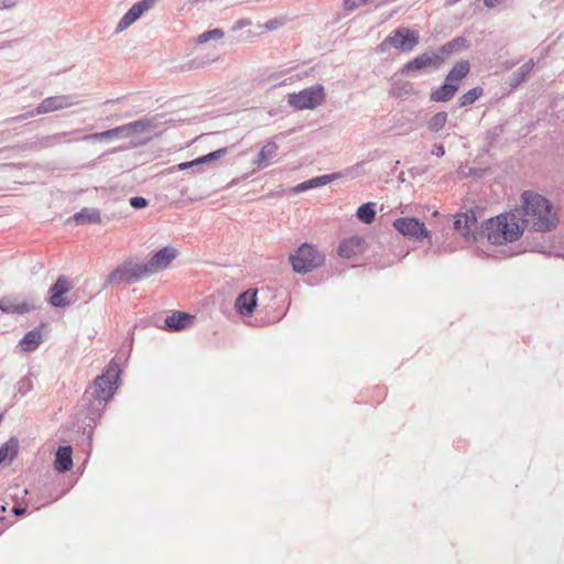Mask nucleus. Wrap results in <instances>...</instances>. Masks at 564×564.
Here are the masks:
<instances>
[{"mask_svg":"<svg viewBox=\"0 0 564 564\" xmlns=\"http://www.w3.org/2000/svg\"><path fill=\"white\" fill-rule=\"evenodd\" d=\"M522 208L516 210L519 220L524 228L533 231H551L560 223L556 209L544 196L525 191L521 195Z\"/></svg>","mask_w":564,"mask_h":564,"instance_id":"1","label":"nucleus"},{"mask_svg":"<svg viewBox=\"0 0 564 564\" xmlns=\"http://www.w3.org/2000/svg\"><path fill=\"white\" fill-rule=\"evenodd\" d=\"M488 241L492 245H503L517 240L523 232V226L516 210L501 214L486 221Z\"/></svg>","mask_w":564,"mask_h":564,"instance_id":"2","label":"nucleus"},{"mask_svg":"<svg viewBox=\"0 0 564 564\" xmlns=\"http://www.w3.org/2000/svg\"><path fill=\"white\" fill-rule=\"evenodd\" d=\"M119 378V368L116 364H110L107 370L98 376L94 384L86 390L84 394L85 400H94L98 402L99 405L108 402L115 391H116V382Z\"/></svg>","mask_w":564,"mask_h":564,"instance_id":"3","label":"nucleus"},{"mask_svg":"<svg viewBox=\"0 0 564 564\" xmlns=\"http://www.w3.org/2000/svg\"><path fill=\"white\" fill-rule=\"evenodd\" d=\"M325 257L313 245L303 243L290 256V262L295 272L305 274L324 263Z\"/></svg>","mask_w":564,"mask_h":564,"instance_id":"4","label":"nucleus"},{"mask_svg":"<svg viewBox=\"0 0 564 564\" xmlns=\"http://www.w3.org/2000/svg\"><path fill=\"white\" fill-rule=\"evenodd\" d=\"M326 98L325 88L321 84L307 87L299 93L288 96V104L297 110H313L321 106Z\"/></svg>","mask_w":564,"mask_h":564,"instance_id":"5","label":"nucleus"},{"mask_svg":"<svg viewBox=\"0 0 564 564\" xmlns=\"http://www.w3.org/2000/svg\"><path fill=\"white\" fill-rule=\"evenodd\" d=\"M79 101L72 95H56L50 96L43 99L33 110L25 115L17 116L11 121H21L29 117L46 115L50 112L63 110L78 105Z\"/></svg>","mask_w":564,"mask_h":564,"instance_id":"6","label":"nucleus"},{"mask_svg":"<svg viewBox=\"0 0 564 564\" xmlns=\"http://www.w3.org/2000/svg\"><path fill=\"white\" fill-rule=\"evenodd\" d=\"M440 67V56L435 55L434 52H425L404 64L400 73L406 76H416L420 73L429 72L430 69H438Z\"/></svg>","mask_w":564,"mask_h":564,"instance_id":"7","label":"nucleus"},{"mask_svg":"<svg viewBox=\"0 0 564 564\" xmlns=\"http://www.w3.org/2000/svg\"><path fill=\"white\" fill-rule=\"evenodd\" d=\"M454 227L467 240H476L479 234V225L475 210L470 209L466 213L458 214L454 221Z\"/></svg>","mask_w":564,"mask_h":564,"instance_id":"8","label":"nucleus"},{"mask_svg":"<svg viewBox=\"0 0 564 564\" xmlns=\"http://www.w3.org/2000/svg\"><path fill=\"white\" fill-rule=\"evenodd\" d=\"M419 34L416 31L408 28H399L388 36V42L392 46L404 52H411L419 44Z\"/></svg>","mask_w":564,"mask_h":564,"instance_id":"9","label":"nucleus"},{"mask_svg":"<svg viewBox=\"0 0 564 564\" xmlns=\"http://www.w3.org/2000/svg\"><path fill=\"white\" fill-rule=\"evenodd\" d=\"M393 227L403 236L410 237H429L430 231L426 229L424 223L416 218L402 217L393 221Z\"/></svg>","mask_w":564,"mask_h":564,"instance_id":"10","label":"nucleus"},{"mask_svg":"<svg viewBox=\"0 0 564 564\" xmlns=\"http://www.w3.org/2000/svg\"><path fill=\"white\" fill-rule=\"evenodd\" d=\"M73 288L70 280L65 275H59L56 282L51 286L50 304L54 307H66L70 303L64 297Z\"/></svg>","mask_w":564,"mask_h":564,"instance_id":"11","label":"nucleus"},{"mask_svg":"<svg viewBox=\"0 0 564 564\" xmlns=\"http://www.w3.org/2000/svg\"><path fill=\"white\" fill-rule=\"evenodd\" d=\"M156 0H142L134 3L128 12L121 18L117 25V31L121 32L134 23L145 11L150 10Z\"/></svg>","mask_w":564,"mask_h":564,"instance_id":"12","label":"nucleus"},{"mask_svg":"<svg viewBox=\"0 0 564 564\" xmlns=\"http://www.w3.org/2000/svg\"><path fill=\"white\" fill-rule=\"evenodd\" d=\"M176 250L174 248L164 247L155 252L149 260L148 265L151 273L159 272L169 267V264L176 258Z\"/></svg>","mask_w":564,"mask_h":564,"instance_id":"13","label":"nucleus"},{"mask_svg":"<svg viewBox=\"0 0 564 564\" xmlns=\"http://www.w3.org/2000/svg\"><path fill=\"white\" fill-rule=\"evenodd\" d=\"M235 307L242 315H251L257 307V291L249 289L239 294L236 299Z\"/></svg>","mask_w":564,"mask_h":564,"instance_id":"14","label":"nucleus"},{"mask_svg":"<svg viewBox=\"0 0 564 564\" xmlns=\"http://www.w3.org/2000/svg\"><path fill=\"white\" fill-rule=\"evenodd\" d=\"M467 47L468 41L465 37H455L433 52L435 55L440 56L442 65L445 62V59L454 52H460Z\"/></svg>","mask_w":564,"mask_h":564,"instance_id":"15","label":"nucleus"},{"mask_svg":"<svg viewBox=\"0 0 564 564\" xmlns=\"http://www.w3.org/2000/svg\"><path fill=\"white\" fill-rule=\"evenodd\" d=\"M128 137L132 134L148 133L156 130L160 127V122L156 117L142 118L137 121L127 123Z\"/></svg>","mask_w":564,"mask_h":564,"instance_id":"16","label":"nucleus"},{"mask_svg":"<svg viewBox=\"0 0 564 564\" xmlns=\"http://www.w3.org/2000/svg\"><path fill=\"white\" fill-rule=\"evenodd\" d=\"M340 177V173H333V174H326L313 177L311 180H307L305 182L300 183L293 188L294 193H302L318 186L327 185L328 183L337 180Z\"/></svg>","mask_w":564,"mask_h":564,"instance_id":"17","label":"nucleus"},{"mask_svg":"<svg viewBox=\"0 0 564 564\" xmlns=\"http://www.w3.org/2000/svg\"><path fill=\"white\" fill-rule=\"evenodd\" d=\"M364 240L360 237L352 236L345 239L338 247V254L343 258H351L362 251Z\"/></svg>","mask_w":564,"mask_h":564,"instance_id":"18","label":"nucleus"},{"mask_svg":"<svg viewBox=\"0 0 564 564\" xmlns=\"http://www.w3.org/2000/svg\"><path fill=\"white\" fill-rule=\"evenodd\" d=\"M73 449L70 446H59L55 454L54 467L59 473H66L73 467Z\"/></svg>","mask_w":564,"mask_h":564,"instance_id":"19","label":"nucleus"},{"mask_svg":"<svg viewBox=\"0 0 564 564\" xmlns=\"http://www.w3.org/2000/svg\"><path fill=\"white\" fill-rule=\"evenodd\" d=\"M193 321V315L184 312H175L165 318L164 324L169 329L182 330L186 328Z\"/></svg>","mask_w":564,"mask_h":564,"instance_id":"20","label":"nucleus"},{"mask_svg":"<svg viewBox=\"0 0 564 564\" xmlns=\"http://www.w3.org/2000/svg\"><path fill=\"white\" fill-rule=\"evenodd\" d=\"M458 89V84H452L445 79V83L441 87L431 93L430 98L435 102H445L451 100Z\"/></svg>","mask_w":564,"mask_h":564,"instance_id":"21","label":"nucleus"},{"mask_svg":"<svg viewBox=\"0 0 564 564\" xmlns=\"http://www.w3.org/2000/svg\"><path fill=\"white\" fill-rule=\"evenodd\" d=\"M278 150L279 145L274 140H269L261 148L257 159L253 162L258 165V167H264L276 155Z\"/></svg>","mask_w":564,"mask_h":564,"instance_id":"22","label":"nucleus"},{"mask_svg":"<svg viewBox=\"0 0 564 564\" xmlns=\"http://www.w3.org/2000/svg\"><path fill=\"white\" fill-rule=\"evenodd\" d=\"M116 137L128 138V131H127L126 124L109 129L104 132H96L93 134L84 135L82 138V140L83 141H89V140L102 141V140H108V139L116 138Z\"/></svg>","mask_w":564,"mask_h":564,"instance_id":"23","label":"nucleus"},{"mask_svg":"<svg viewBox=\"0 0 564 564\" xmlns=\"http://www.w3.org/2000/svg\"><path fill=\"white\" fill-rule=\"evenodd\" d=\"M534 67V61L529 59L525 62L521 67H519L516 72L512 73V75L509 78V87L513 90L516 89L520 84L527 80L528 76L532 72Z\"/></svg>","mask_w":564,"mask_h":564,"instance_id":"24","label":"nucleus"},{"mask_svg":"<svg viewBox=\"0 0 564 564\" xmlns=\"http://www.w3.org/2000/svg\"><path fill=\"white\" fill-rule=\"evenodd\" d=\"M470 70V64L466 59H462L457 62L453 68L447 74L446 78L447 82H451L452 84H460V82L469 74Z\"/></svg>","mask_w":564,"mask_h":564,"instance_id":"25","label":"nucleus"},{"mask_svg":"<svg viewBox=\"0 0 564 564\" xmlns=\"http://www.w3.org/2000/svg\"><path fill=\"white\" fill-rule=\"evenodd\" d=\"M43 337L41 330L34 328L23 336L19 345L23 351H33L41 345Z\"/></svg>","mask_w":564,"mask_h":564,"instance_id":"26","label":"nucleus"},{"mask_svg":"<svg viewBox=\"0 0 564 564\" xmlns=\"http://www.w3.org/2000/svg\"><path fill=\"white\" fill-rule=\"evenodd\" d=\"M73 218L77 225L99 224L101 221L98 208H83L80 212L76 213Z\"/></svg>","mask_w":564,"mask_h":564,"instance_id":"27","label":"nucleus"},{"mask_svg":"<svg viewBox=\"0 0 564 564\" xmlns=\"http://www.w3.org/2000/svg\"><path fill=\"white\" fill-rule=\"evenodd\" d=\"M34 306L28 303L15 304L14 301L10 297L0 299V311L3 313L24 314L31 312Z\"/></svg>","mask_w":564,"mask_h":564,"instance_id":"28","label":"nucleus"},{"mask_svg":"<svg viewBox=\"0 0 564 564\" xmlns=\"http://www.w3.org/2000/svg\"><path fill=\"white\" fill-rule=\"evenodd\" d=\"M126 265L128 267L129 274L133 279L134 282L140 281L149 275H151V271L149 269L148 263L137 262V261H126Z\"/></svg>","mask_w":564,"mask_h":564,"instance_id":"29","label":"nucleus"},{"mask_svg":"<svg viewBox=\"0 0 564 564\" xmlns=\"http://www.w3.org/2000/svg\"><path fill=\"white\" fill-rule=\"evenodd\" d=\"M107 282L110 284H122L133 283L134 281L129 274L128 267L123 262L120 267H118L108 275Z\"/></svg>","mask_w":564,"mask_h":564,"instance_id":"30","label":"nucleus"},{"mask_svg":"<svg viewBox=\"0 0 564 564\" xmlns=\"http://www.w3.org/2000/svg\"><path fill=\"white\" fill-rule=\"evenodd\" d=\"M19 449V442L17 438L11 437L4 444L0 446V464L4 463L7 459L12 460Z\"/></svg>","mask_w":564,"mask_h":564,"instance_id":"31","label":"nucleus"},{"mask_svg":"<svg viewBox=\"0 0 564 564\" xmlns=\"http://www.w3.org/2000/svg\"><path fill=\"white\" fill-rule=\"evenodd\" d=\"M356 216L360 221L365 224H371L376 217L375 203L362 204L357 209Z\"/></svg>","mask_w":564,"mask_h":564,"instance_id":"32","label":"nucleus"},{"mask_svg":"<svg viewBox=\"0 0 564 564\" xmlns=\"http://www.w3.org/2000/svg\"><path fill=\"white\" fill-rule=\"evenodd\" d=\"M482 95L484 89L481 87H475L459 97L458 105L459 107L470 106Z\"/></svg>","mask_w":564,"mask_h":564,"instance_id":"33","label":"nucleus"},{"mask_svg":"<svg viewBox=\"0 0 564 564\" xmlns=\"http://www.w3.org/2000/svg\"><path fill=\"white\" fill-rule=\"evenodd\" d=\"M447 118H448V116L445 111H440V112L435 113L427 121V129L432 132H438L446 124Z\"/></svg>","mask_w":564,"mask_h":564,"instance_id":"34","label":"nucleus"},{"mask_svg":"<svg viewBox=\"0 0 564 564\" xmlns=\"http://www.w3.org/2000/svg\"><path fill=\"white\" fill-rule=\"evenodd\" d=\"M227 153V149L226 148H223V149H218L214 152H210L206 155H203V156H199L197 159L194 160V162H197L198 165L200 164H205V163H209V162H213L215 160H218L220 158H223L225 154Z\"/></svg>","mask_w":564,"mask_h":564,"instance_id":"35","label":"nucleus"},{"mask_svg":"<svg viewBox=\"0 0 564 564\" xmlns=\"http://www.w3.org/2000/svg\"><path fill=\"white\" fill-rule=\"evenodd\" d=\"M74 133L75 132H58L55 134L46 135L41 141L47 144L65 143L70 141L67 138Z\"/></svg>","mask_w":564,"mask_h":564,"instance_id":"36","label":"nucleus"},{"mask_svg":"<svg viewBox=\"0 0 564 564\" xmlns=\"http://www.w3.org/2000/svg\"><path fill=\"white\" fill-rule=\"evenodd\" d=\"M224 36V31L221 29H213L209 31H206L198 35L197 42L198 43H206L210 40H219Z\"/></svg>","mask_w":564,"mask_h":564,"instance_id":"37","label":"nucleus"},{"mask_svg":"<svg viewBox=\"0 0 564 564\" xmlns=\"http://www.w3.org/2000/svg\"><path fill=\"white\" fill-rule=\"evenodd\" d=\"M368 3V0H344L343 1V9L347 12H352L360 8L361 6H365Z\"/></svg>","mask_w":564,"mask_h":564,"instance_id":"38","label":"nucleus"},{"mask_svg":"<svg viewBox=\"0 0 564 564\" xmlns=\"http://www.w3.org/2000/svg\"><path fill=\"white\" fill-rule=\"evenodd\" d=\"M130 205L135 209H140L148 206V200L144 197L134 196L130 198Z\"/></svg>","mask_w":564,"mask_h":564,"instance_id":"39","label":"nucleus"},{"mask_svg":"<svg viewBox=\"0 0 564 564\" xmlns=\"http://www.w3.org/2000/svg\"><path fill=\"white\" fill-rule=\"evenodd\" d=\"M392 46V43L388 42V37H386L378 46L377 52L384 53Z\"/></svg>","mask_w":564,"mask_h":564,"instance_id":"40","label":"nucleus"},{"mask_svg":"<svg viewBox=\"0 0 564 564\" xmlns=\"http://www.w3.org/2000/svg\"><path fill=\"white\" fill-rule=\"evenodd\" d=\"M432 154L438 158L443 156L445 154V149L443 144H434L432 149Z\"/></svg>","mask_w":564,"mask_h":564,"instance_id":"41","label":"nucleus"},{"mask_svg":"<svg viewBox=\"0 0 564 564\" xmlns=\"http://www.w3.org/2000/svg\"><path fill=\"white\" fill-rule=\"evenodd\" d=\"M194 166H198L197 162H194L193 161H189V162H184V163H180L178 165L174 166L173 169H177L180 171H183V170H186L188 167H194Z\"/></svg>","mask_w":564,"mask_h":564,"instance_id":"42","label":"nucleus"},{"mask_svg":"<svg viewBox=\"0 0 564 564\" xmlns=\"http://www.w3.org/2000/svg\"><path fill=\"white\" fill-rule=\"evenodd\" d=\"M505 0H484L485 6L488 8H494L500 3H502Z\"/></svg>","mask_w":564,"mask_h":564,"instance_id":"43","label":"nucleus"},{"mask_svg":"<svg viewBox=\"0 0 564 564\" xmlns=\"http://www.w3.org/2000/svg\"><path fill=\"white\" fill-rule=\"evenodd\" d=\"M389 0H368V3H371L373 4V7L377 9V8H380L384 4L388 3Z\"/></svg>","mask_w":564,"mask_h":564,"instance_id":"44","label":"nucleus"},{"mask_svg":"<svg viewBox=\"0 0 564 564\" xmlns=\"http://www.w3.org/2000/svg\"><path fill=\"white\" fill-rule=\"evenodd\" d=\"M12 513L19 517L25 513V509L22 507H13Z\"/></svg>","mask_w":564,"mask_h":564,"instance_id":"45","label":"nucleus"},{"mask_svg":"<svg viewBox=\"0 0 564 564\" xmlns=\"http://www.w3.org/2000/svg\"><path fill=\"white\" fill-rule=\"evenodd\" d=\"M278 26L276 20H270L265 23V29L268 30H274Z\"/></svg>","mask_w":564,"mask_h":564,"instance_id":"46","label":"nucleus"},{"mask_svg":"<svg viewBox=\"0 0 564 564\" xmlns=\"http://www.w3.org/2000/svg\"><path fill=\"white\" fill-rule=\"evenodd\" d=\"M460 0H445V4L447 7H452L454 4H456L457 2H459Z\"/></svg>","mask_w":564,"mask_h":564,"instance_id":"47","label":"nucleus"},{"mask_svg":"<svg viewBox=\"0 0 564 564\" xmlns=\"http://www.w3.org/2000/svg\"><path fill=\"white\" fill-rule=\"evenodd\" d=\"M14 6L13 2H10V3H7L6 0L2 1V6H0V8H12Z\"/></svg>","mask_w":564,"mask_h":564,"instance_id":"48","label":"nucleus"}]
</instances>
